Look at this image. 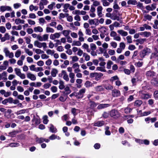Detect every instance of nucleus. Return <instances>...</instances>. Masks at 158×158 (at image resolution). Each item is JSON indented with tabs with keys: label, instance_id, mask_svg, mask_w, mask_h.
Segmentation results:
<instances>
[{
	"label": "nucleus",
	"instance_id": "f257e3e1",
	"mask_svg": "<svg viewBox=\"0 0 158 158\" xmlns=\"http://www.w3.org/2000/svg\"><path fill=\"white\" fill-rule=\"evenodd\" d=\"M110 116L114 119H117L119 118L120 116V114L119 111L113 109L109 112Z\"/></svg>",
	"mask_w": 158,
	"mask_h": 158
},
{
	"label": "nucleus",
	"instance_id": "f03ea898",
	"mask_svg": "<svg viewBox=\"0 0 158 158\" xmlns=\"http://www.w3.org/2000/svg\"><path fill=\"white\" fill-rule=\"evenodd\" d=\"M103 75V74L101 73H94L90 74V77L91 78L95 77V80L98 81Z\"/></svg>",
	"mask_w": 158,
	"mask_h": 158
},
{
	"label": "nucleus",
	"instance_id": "7ed1b4c3",
	"mask_svg": "<svg viewBox=\"0 0 158 158\" xmlns=\"http://www.w3.org/2000/svg\"><path fill=\"white\" fill-rule=\"evenodd\" d=\"M16 74L19 76L21 79H24L25 78L26 76L24 74L22 73H21L20 69L15 68L14 69Z\"/></svg>",
	"mask_w": 158,
	"mask_h": 158
},
{
	"label": "nucleus",
	"instance_id": "20e7f679",
	"mask_svg": "<svg viewBox=\"0 0 158 158\" xmlns=\"http://www.w3.org/2000/svg\"><path fill=\"white\" fill-rule=\"evenodd\" d=\"M34 44L35 46L40 48L43 47L44 50L45 48L47 47V44L46 43H41L37 40L34 41Z\"/></svg>",
	"mask_w": 158,
	"mask_h": 158
},
{
	"label": "nucleus",
	"instance_id": "39448f33",
	"mask_svg": "<svg viewBox=\"0 0 158 158\" xmlns=\"http://www.w3.org/2000/svg\"><path fill=\"white\" fill-rule=\"evenodd\" d=\"M3 52L5 53L6 57H8L9 58H12L14 56L13 53L10 52L8 48H4Z\"/></svg>",
	"mask_w": 158,
	"mask_h": 158
},
{
	"label": "nucleus",
	"instance_id": "423d86ee",
	"mask_svg": "<svg viewBox=\"0 0 158 158\" xmlns=\"http://www.w3.org/2000/svg\"><path fill=\"white\" fill-rule=\"evenodd\" d=\"M86 89L83 88L81 89L79 92L76 93V97L77 98H81L83 97L84 94L85 93Z\"/></svg>",
	"mask_w": 158,
	"mask_h": 158
},
{
	"label": "nucleus",
	"instance_id": "0eeeda50",
	"mask_svg": "<svg viewBox=\"0 0 158 158\" xmlns=\"http://www.w3.org/2000/svg\"><path fill=\"white\" fill-rule=\"evenodd\" d=\"M151 52V50L150 48H146L144 49L140 53V56L141 58L144 57L146 55H148Z\"/></svg>",
	"mask_w": 158,
	"mask_h": 158
},
{
	"label": "nucleus",
	"instance_id": "6e6552de",
	"mask_svg": "<svg viewBox=\"0 0 158 158\" xmlns=\"http://www.w3.org/2000/svg\"><path fill=\"white\" fill-rule=\"evenodd\" d=\"M150 59L152 61H157L158 60V52L157 51L153 52L150 55Z\"/></svg>",
	"mask_w": 158,
	"mask_h": 158
},
{
	"label": "nucleus",
	"instance_id": "1a4fd4ad",
	"mask_svg": "<svg viewBox=\"0 0 158 158\" xmlns=\"http://www.w3.org/2000/svg\"><path fill=\"white\" fill-rule=\"evenodd\" d=\"M140 95L142 98L143 99H147L151 97V96L148 94L146 93L144 91H140Z\"/></svg>",
	"mask_w": 158,
	"mask_h": 158
},
{
	"label": "nucleus",
	"instance_id": "9d476101",
	"mask_svg": "<svg viewBox=\"0 0 158 158\" xmlns=\"http://www.w3.org/2000/svg\"><path fill=\"white\" fill-rule=\"evenodd\" d=\"M11 8L8 6H2L0 7V11L2 12H3L5 11H11Z\"/></svg>",
	"mask_w": 158,
	"mask_h": 158
},
{
	"label": "nucleus",
	"instance_id": "9b49d317",
	"mask_svg": "<svg viewBox=\"0 0 158 158\" xmlns=\"http://www.w3.org/2000/svg\"><path fill=\"white\" fill-rule=\"evenodd\" d=\"M78 34L79 35V40L81 42L84 41L85 39L83 37L84 34L81 30L79 31Z\"/></svg>",
	"mask_w": 158,
	"mask_h": 158
},
{
	"label": "nucleus",
	"instance_id": "f8f14e48",
	"mask_svg": "<svg viewBox=\"0 0 158 158\" xmlns=\"http://www.w3.org/2000/svg\"><path fill=\"white\" fill-rule=\"evenodd\" d=\"M60 35V33H56L54 34H51L50 36L51 39L54 40L56 38H59Z\"/></svg>",
	"mask_w": 158,
	"mask_h": 158
},
{
	"label": "nucleus",
	"instance_id": "ddd939ff",
	"mask_svg": "<svg viewBox=\"0 0 158 158\" xmlns=\"http://www.w3.org/2000/svg\"><path fill=\"white\" fill-rule=\"evenodd\" d=\"M27 78L32 81H34L36 79V77L35 76L31 73H27Z\"/></svg>",
	"mask_w": 158,
	"mask_h": 158
},
{
	"label": "nucleus",
	"instance_id": "4468645a",
	"mask_svg": "<svg viewBox=\"0 0 158 158\" xmlns=\"http://www.w3.org/2000/svg\"><path fill=\"white\" fill-rule=\"evenodd\" d=\"M72 68L74 69V71L75 73L80 72V70L79 69V65L77 63L74 64L72 66Z\"/></svg>",
	"mask_w": 158,
	"mask_h": 158
},
{
	"label": "nucleus",
	"instance_id": "2eb2a0df",
	"mask_svg": "<svg viewBox=\"0 0 158 158\" xmlns=\"http://www.w3.org/2000/svg\"><path fill=\"white\" fill-rule=\"evenodd\" d=\"M112 94L113 97H117L120 94V91L117 89H114L112 91Z\"/></svg>",
	"mask_w": 158,
	"mask_h": 158
},
{
	"label": "nucleus",
	"instance_id": "dca6fc26",
	"mask_svg": "<svg viewBox=\"0 0 158 158\" xmlns=\"http://www.w3.org/2000/svg\"><path fill=\"white\" fill-rule=\"evenodd\" d=\"M89 23L91 25H95L97 26L98 25V19H89Z\"/></svg>",
	"mask_w": 158,
	"mask_h": 158
},
{
	"label": "nucleus",
	"instance_id": "f3484780",
	"mask_svg": "<svg viewBox=\"0 0 158 158\" xmlns=\"http://www.w3.org/2000/svg\"><path fill=\"white\" fill-rule=\"evenodd\" d=\"M146 75L148 77H152L156 76V73L153 71L150 70L146 73Z\"/></svg>",
	"mask_w": 158,
	"mask_h": 158
},
{
	"label": "nucleus",
	"instance_id": "a211bd4d",
	"mask_svg": "<svg viewBox=\"0 0 158 158\" xmlns=\"http://www.w3.org/2000/svg\"><path fill=\"white\" fill-rule=\"evenodd\" d=\"M102 7L101 6H99L97 8V14L99 17H101L102 16Z\"/></svg>",
	"mask_w": 158,
	"mask_h": 158
},
{
	"label": "nucleus",
	"instance_id": "6ab92c4d",
	"mask_svg": "<svg viewBox=\"0 0 158 158\" xmlns=\"http://www.w3.org/2000/svg\"><path fill=\"white\" fill-rule=\"evenodd\" d=\"M69 76L70 78V82L71 83H74L75 81V75L74 73H71L69 74Z\"/></svg>",
	"mask_w": 158,
	"mask_h": 158
},
{
	"label": "nucleus",
	"instance_id": "aec40b11",
	"mask_svg": "<svg viewBox=\"0 0 158 158\" xmlns=\"http://www.w3.org/2000/svg\"><path fill=\"white\" fill-rule=\"evenodd\" d=\"M117 32L123 36H126L128 35L127 32L124 31L123 30H119L117 31Z\"/></svg>",
	"mask_w": 158,
	"mask_h": 158
},
{
	"label": "nucleus",
	"instance_id": "412c9836",
	"mask_svg": "<svg viewBox=\"0 0 158 158\" xmlns=\"http://www.w3.org/2000/svg\"><path fill=\"white\" fill-rule=\"evenodd\" d=\"M110 106V105L109 104H101L98 106L97 108L98 109H101L109 107Z\"/></svg>",
	"mask_w": 158,
	"mask_h": 158
},
{
	"label": "nucleus",
	"instance_id": "4be33fe9",
	"mask_svg": "<svg viewBox=\"0 0 158 158\" xmlns=\"http://www.w3.org/2000/svg\"><path fill=\"white\" fill-rule=\"evenodd\" d=\"M34 31L35 32H42L43 31V29L40 26L35 27L34 28Z\"/></svg>",
	"mask_w": 158,
	"mask_h": 158
},
{
	"label": "nucleus",
	"instance_id": "5701e85b",
	"mask_svg": "<svg viewBox=\"0 0 158 158\" xmlns=\"http://www.w3.org/2000/svg\"><path fill=\"white\" fill-rule=\"evenodd\" d=\"M104 124V122L103 121H100L94 123V126L97 127H101L103 126Z\"/></svg>",
	"mask_w": 158,
	"mask_h": 158
},
{
	"label": "nucleus",
	"instance_id": "b1692460",
	"mask_svg": "<svg viewBox=\"0 0 158 158\" xmlns=\"http://www.w3.org/2000/svg\"><path fill=\"white\" fill-rule=\"evenodd\" d=\"M64 89V93L65 94L68 95L71 93V90L69 86H66Z\"/></svg>",
	"mask_w": 158,
	"mask_h": 158
},
{
	"label": "nucleus",
	"instance_id": "393cba45",
	"mask_svg": "<svg viewBox=\"0 0 158 158\" xmlns=\"http://www.w3.org/2000/svg\"><path fill=\"white\" fill-rule=\"evenodd\" d=\"M50 131L52 133H56L57 132V129L52 124L50 125Z\"/></svg>",
	"mask_w": 158,
	"mask_h": 158
},
{
	"label": "nucleus",
	"instance_id": "a878e982",
	"mask_svg": "<svg viewBox=\"0 0 158 158\" xmlns=\"http://www.w3.org/2000/svg\"><path fill=\"white\" fill-rule=\"evenodd\" d=\"M81 42L79 40L78 41H73L72 43V46H80L81 45Z\"/></svg>",
	"mask_w": 158,
	"mask_h": 158
},
{
	"label": "nucleus",
	"instance_id": "bb28decb",
	"mask_svg": "<svg viewBox=\"0 0 158 158\" xmlns=\"http://www.w3.org/2000/svg\"><path fill=\"white\" fill-rule=\"evenodd\" d=\"M59 89L60 90L63 89L65 87L64 85V82L62 80H60L59 82Z\"/></svg>",
	"mask_w": 158,
	"mask_h": 158
},
{
	"label": "nucleus",
	"instance_id": "cd10ccee",
	"mask_svg": "<svg viewBox=\"0 0 158 158\" xmlns=\"http://www.w3.org/2000/svg\"><path fill=\"white\" fill-rule=\"evenodd\" d=\"M98 30L101 33H105L107 30L105 26H102L101 27L98 28Z\"/></svg>",
	"mask_w": 158,
	"mask_h": 158
},
{
	"label": "nucleus",
	"instance_id": "c85d7f7f",
	"mask_svg": "<svg viewBox=\"0 0 158 158\" xmlns=\"http://www.w3.org/2000/svg\"><path fill=\"white\" fill-rule=\"evenodd\" d=\"M38 7L37 6H34L32 4L30 5L29 6V10L30 11H32L33 10L36 11L38 10Z\"/></svg>",
	"mask_w": 158,
	"mask_h": 158
},
{
	"label": "nucleus",
	"instance_id": "c756f323",
	"mask_svg": "<svg viewBox=\"0 0 158 158\" xmlns=\"http://www.w3.org/2000/svg\"><path fill=\"white\" fill-rule=\"evenodd\" d=\"M147 40L145 38L139 39L135 40V41L137 42H139L141 44H143L144 42L146 41Z\"/></svg>",
	"mask_w": 158,
	"mask_h": 158
},
{
	"label": "nucleus",
	"instance_id": "7c9ffc66",
	"mask_svg": "<svg viewBox=\"0 0 158 158\" xmlns=\"http://www.w3.org/2000/svg\"><path fill=\"white\" fill-rule=\"evenodd\" d=\"M24 22L25 21L24 20L21 19H17L15 20V23L16 24H19L20 23L23 24Z\"/></svg>",
	"mask_w": 158,
	"mask_h": 158
},
{
	"label": "nucleus",
	"instance_id": "2f4dec72",
	"mask_svg": "<svg viewBox=\"0 0 158 158\" xmlns=\"http://www.w3.org/2000/svg\"><path fill=\"white\" fill-rule=\"evenodd\" d=\"M85 85L86 87L88 88L92 86L93 85V84L89 81H87L85 82Z\"/></svg>",
	"mask_w": 158,
	"mask_h": 158
},
{
	"label": "nucleus",
	"instance_id": "473e14b6",
	"mask_svg": "<svg viewBox=\"0 0 158 158\" xmlns=\"http://www.w3.org/2000/svg\"><path fill=\"white\" fill-rule=\"evenodd\" d=\"M35 141L36 142L38 143H41L44 142V138H39L37 137L35 138Z\"/></svg>",
	"mask_w": 158,
	"mask_h": 158
},
{
	"label": "nucleus",
	"instance_id": "72a5a7b5",
	"mask_svg": "<svg viewBox=\"0 0 158 158\" xmlns=\"http://www.w3.org/2000/svg\"><path fill=\"white\" fill-rule=\"evenodd\" d=\"M142 101L140 100H136L135 103V106H139L142 103Z\"/></svg>",
	"mask_w": 158,
	"mask_h": 158
},
{
	"label": "nucleus",
	"instance_id": "f704fd0d",
	"mask_svg": "<svg viewBox=\"0 0 158 158\" xmlns=\"http://www.w3.org/2000/svg\"><path fill=\"white\" fill-rule=\"evenodd\" d=\"M57 73L58 71L56 69H52L51 72V74L53 77H55L56 76V74Z\"/></svg>",
	"mask_w": 158,
	"mask_h": 158
},
{
	"label": "nucleus",
	"instance_id": "c9c22d12",
	"mask_svg": "<svg viewBox=\"0 0 158 158\" xmlns=\"http://www.w3.org/2000/svg\"><path fill=\"white\" fill-rule=\"evenodd\" d=\"M127 4L129 5H135L137 4V2L135 0H129Z\"/></svg>",
	"mask_w": 158,
	"mask_h": 158
},
{
	"label": "nucleus",
	"instance_id": "e433bc0d",
	"mask_svg": "<svg viewBox=\"0 0 158 158\" xmlns=\"http://www.w3.org/2000/svg\"><path fill=\"white\" fill-rule=\"evenodd\" d=\"M95 89L97 91H101L103 90L104 89L102 87V85H99L95 87Z\"/></svg>",
	"mask_w": 158,
	"mask_h": 158
},
{
	"label": "nucleus",
	"instance_id": "4c0bfd02",
	"mask_svg": "<svg viewBox=\"0 0 158 158\" xmlns=\"http://www.w3.org/2000/svg\"><path fill=\"white\" fill-rule=\"evenodd\" d=\"M43 123L44 124H46L48 123V117L47 115H44L43 117Z\"/></svg>",
	"mask_w": 158,
	"mask_h": 158
},
{
	"label": "nucleus",
	"instance_id": "58836bf2",
	"mask_svg": "<svg viewBox=\"0 0 158 158\" xmlns=\"http://www.w3.org/2000/svg\"><path fill=\"white\" fill-rule=\"evenodd\" d=\"M70 31L69 30H64L63 31V35L66 37L69 36Z\"/></svg>",
	"mask_w": 158,
	"mask_h": 158
},
{
	"label": "nucleus",
	"instance_id": "ea45409f",
	"mask_svg": "<svg viewBox=\"0 0 158 158\" xmlns=\"http://www.w3.org/2000/svg\"><path fill=\"white\" fill-rule=\"evenodd\" d=\"M151 83L152 84L156 85L158 86V79H154L151 81Z\"/></svg>",
	"mask_w": 158,
	"mask_h": 158
},
{
	"label": "nucleus",
	"instance_id": "a19ab883",
	"mask_svg": "<svg viewBox=\"0 0 158 158\" xmlns=\"http://www.w3.org/2000/svg\"><path fill=\"white\" fill-rule=\"evenodd\" d=\"M46 31L47 33H53L54 32V30L52 28L47 27L46 28Z\"/></svg>",
	"mask_w": 158,
	"mask_h": 158
},
{
	"label": "nucleus",
	"instance_id": "79ce46f5",
	"mask_svg": "<svg viewBox=\"0 0 158 158\" xmlns=\"http://www.w3.org/2000/svg\"><path fill=\"white\" fill-rule=\"evenodd\" d=\"M83 56L85 57V60L88 61L89 60L90 58V56L86 53H83Z\"/></svg>",
	"mask_w": 158,
	"mask_h": 158
},
{
	"label": "nucleus",
	"instance_id": "37998d69",
	"mask_svg": "<svg viewBox=\"0 0 158 158\" xmlns=\"http://www.w3.org/2000/svg\"><path fill=\"white\" fill-rule=\"evenodd\" d=\"M107 0H101V2L102 3L103 5L104 6H108L110 5V3L107 1Z\"/></svg>",
	"mask_w": 158,
	"mask_h": 158
},
{
	"label": "nucleus",
	"instance_id": "c03bdc74",
	"mask_svg": "<svg viewBox=\"0 0 158 158\" xmlns=\"http://www.w3.org/2000/svg\"><path fill=\"white\" fill-rule=\"evenodd\" d=\"M12 28L13 30H19L22 29V27L20 25H19L18 26H14L12 27Z\"/></svg>",
	"mask_w": 158,
	"mask_h": 158
},
{
	"label": "nucleus",
	"instance_id": "a18cd8bd",
	"mask_svg": "<svg viewBox=\"0 0 158 158\" xmlns=\"http://www.w3.org/2000/svg\"><path fill=\"white\" fill-rule=\"evenodd\" d=\"M113 64V63L112 61L111 60L108 61L107 63L106 68L108 69H110L111 68L112 65Z\"/></svg>",
	"mask_w": 158,
	"mask_h": 158
},
{
	"label": "nucleus",
	"instance_id": "49530a36",
	"mask_svg": "<svg viewBox=\"0 0 158 158\" xmlns=\"http://www.w3.org/2000/svg\"><path fill=\"white\" fill-rule=\"evenodd\" d=\"M26 111V110L25 109H22L21 110H20L18 111H17L15 114L17 115H19L21 114H24L25 113Z\"/></svg>",
	"mask_w": 158,
	"mask_h": 158
},
{
	"label": "nucleus",
	"instance_id": "de8ad7c7",
	"mask_svg": "<svg viewBox=\"0 0 158 158\" xmlns=\"http://www.w3.org/2000/svg\"><path fill=\"white\" fill-rule=\"evenodd\" d=\"M117 80H118V77L117 76H115L111 77L110 79V81L113 83V82L117 81Z\"/></svg>",
	"mask_w": 158,
	"mask_h": 158
},
{
	"label": "nucleus",
	"instance_id": "09e8293b",
	"mask_svg": "<svg viewBox=\"0 0 158 158\" xmlns=\"http://www.w3.org/2000/svg\"><path fill=\"white\" fill-rule=\"evenodd\" d=\"M21 54V51L20 50H18L15 53V56L17 58L19 57Z\"/></svg>",
	"mask_w": 158,
	"mask_h": 158
},
{
	"label": "nucleus",
	"instance_id": "8fccbe9b",
	"mask_svg": "<svg viewBox=\"0 0 158 158\" xmlns=\"http://www.w3.org/2000/svg\"><path fill=\"white\" fill-rule=\"evenodd\" d=\"M34 119L35 122V124L38 125L40 123V118L39 117H38L37 118H34Z\"/></svg>",
	"mask_w": 158,
	"mask_h": 158
},
{
	"label": "nucleus",
	"instance_id": "3c124183",
	"mask_svg": "<svg viewBox=\"0 0 158 158\" xmlns=\"http://www.w3.org/2000/svg\"><path fill=\"white\" fill-rule=\"evenodd\" d=\"M132 110V109L127 107L124 109V112L127 114L130 113Z\"/></svg>",
	"mask_w": 158,
	"mask_h": 158
},
{
	"label": "nucleus",
	"instance_id": "603ef678",
	"mask_svg": "<svg viewBox=\"0 0 158 158\" xmlns=\"http://www.w3.org/2000/svg\"><path fill=\"white\" fill-rule=\"evenodd\" d=\"M88 105L90 106V107L91 108H93L96 106L95 103L91 101L88 103Z\"/></svg>",
	"mask_w": 158,
	"mask_h": 158
},
{
	"label": "nucleus",
	"instance_id": "864d4df0",
	"mask_svg": "<svg viewBox=\"0 0 158 158\" xmlns=\"http://www.w3.org/2000/svg\"><path fill=\"white\" fill-rule=\"evenodd\" d=\"M55 51L54 50H51L50 49H48L46 51V53L48 55H50L52 56L54 53Z\"/></svg>",
	"mask_w": 158,
	"mask_h": 158
},
{
	"label": "nucleus",
	"instance_id": "5fc2aeb1",
	"mask_svg": "<svg viewBox=\"0 0 158 158\" xmlns=\"http://www.w3.org/2000/svg\"><path fill=\"white\" fill-rule=\"evenodd\" d=\"M71 58H72L73 62H77L79 60V58L77 56H71Z\"/></svg>",
	"mask_w": 158,
	"mask_h": 158
},
{
	"label": "nucleus",
	"instance_id": "6e6d98bb",
	"mask_svg": "<svg viewBox=\"0 0 158 158\" xmlns=\"http://www.w3.org/2000/svg\"><path fill=\"white\" fill-rule=\"evenodd\" d=\"M25 52L29 56H31L33 54L32 52L30 51L28 49L25 48Z\"/></svg>",
	"mask_w": 158,
	"mask_h": 158
},
{
	"label": "nucleus",
	"instance_id": "4d7b16f0",
	"mask_svg": "<svg viewBox=\"0 0 158 158\" xmlns=\"http://www.w3.org/2000/svg\"><path fill=\"white\" fill-rule=\"evenodd\" d=\"M9 146L12 147H17L19 146V144L17 143H10Z\"/></svg>",
	"mask_w": 158,
	"mask_h": 158
},
{
	"label": "nucleus",
	"instance_id": "13d9d810",
	"mask_svg": "<svg viewBox=\"0 0 158 158\" xmlns=\"http://www.w3.org/2000/svg\"><path fill=\"white\" fill-rule=\"evenodd\" d=\"M82 47L84 49H86L87 50L88 52H89V45L86 43H84L82 46Z\"/></svg>",
	"mask_w": 158,
	"mask_h": 158
},
{
	"label": "nucleus",
	"instance_id": "bf43d9fd",
	"mask_svg": "<svg viewBox=\"0 0 158 158\" xmlns=\"http://www.w3.org/2000/svg\"><path fill=\"white\" fill-rule=\"evenodd\" d=\"M90 47L91 50L92 51H94L96 49V46L95 44L94 43L90 44Z\"/></svg>",
	"mask_w": 158,
	"mask_h": 158
},
{
	"label": "nucleus",
	"instance_id": "052dcab7",
	"mask_svg": "<svg viewBox=\"0 0 158 158\" xmlns=\"http://www.w3.org/2000/svg\"><path fill=\"white\" fill-rule=\"evenodd\" d=\"M97 70L98 71H101V72H106V70L105 69V67H97Z\"/></svg>",
	"mask_w": 158,
	"mask_h": 158
},
{
	"label": "nucleus",
	"instance_id": "680f3d73",
	"mask_svg": "<svg viewBox=\"0 0 158 158\" xmlns=\"http://www.w3.org/2000/svg\"><path fill=\"white\" fill-rule=\"evenodd\" d=\"M117 35V34L116 32L114 31H112L110 33V35L111 37H113V38L115 37Z\"/></svg>",
	"mask_w": 158,
	"mask_h": 158
},
{
	"label": "nucleus",
	"instance_id": "e2e57ef3",
	"mask_svg": "<svg viewBox=\"0 0 158 158\" xmlns=\"http://www.w3.org/2000/svg\"><path fill=\"white\" fill-rule=\"evenodd\" d=\"M126 39L128 43L130 44L132 43L131 36V35L127 36L126 37Z\"/></svg>",
	"mask_w": 158,
	"mask_h": 158
},
{
	"label": "nucleus",
	"instance_id": "0e129e2a",
	"mask_svg": "<svg viewBox=\"0 0 158 158\" xmlns=\"http://www.w3.org/2000/svg\"><path fill=\"white\" fill-rule=\"evenodd\" d=\"M51 90L53 93H56L57 91V88L56 86H52L51 88Z\"/></svg>",
	"mask_w": 158,
	"mask_h": 158
},
{
	"label": "nucleus",
	"instance_id": "69168bd1",
	"mask_svg": "<svg viewBox=\"0 0 158 158\" xmlns=\"http://www.w3.org/2000/svg\"><path fill=\"white\" fill-rule=\"evenodd\" d=\"M85 33L86 35H90L92 34V32L91 30L89 28L85 29Z\"/></svg>",
	"mask_w": 158,
	"mask_h": 158
},
{
	"label": "nucleus",
	"instance_id": "338daca9",
	"mask_svg": "<svg viewBox=\"0 0 158 158\" xmlns=\"http://www.w3.org/2000/svg\"><path fill=\"white\" fill-rule=\"evenodd\" d=\"M55 3L54 2H52L51 4L48 5V7L50 10H52L53 6L55 5Z\"/></svg>",
	"mask_w": 158,
	"mask_h": 158
},
{
	"label": "nucleus",
	"instance_id": "774afa93",
	"mask_svg": "<svg viewBox=\"0 0 158 158\" xmlns=\"http://www.w3.org/2000/svg\"><path fill=\"white\" fill-rule=\"evenodd\" d=\"M158 20H156L154 21V23L153 25V27L155 29L158 28Z\"/></svg>",
	"mask_w": 158,
	"mask_h": 158
}]
</instances>
